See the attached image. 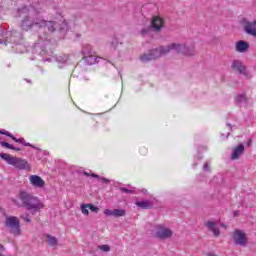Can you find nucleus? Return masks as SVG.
Listing matches in <instances>:
<instances>
[{"instance_id":"nucleus-49","label":"nucleus","mask_w":256,"mask_h":256,"mask_svg":"<svg viewBox=\"0 0 256 256\" xmlns=\"http://www.w3.org/2000/svg\"><path fill=\"white\" fill-rule=\"evenodd\" d=\"M227 126H228V127H231V124L228 123Z\"/></svg>"},{"instance_id":"nucleus-7","label":"nucleus","mask_w":256,"mask_h":256,"mask_svg":"<svg viewBox=\"0 0 256 256\" xmlns=\"http://www.w3.org/2000/svg\"><path fill=\"white\" fill-rule=\"evenodd\" d=\"M155 237L157 239H160V241H165V239H171L173 237V230L164 225H157Z\"/></svg>"},{"instance_id":"nucleus-1","label":"nucleus","mask_w":256,"mask_h":256,"mask_svg":"<svg viewBox=\"0 0 256 256\" xmlns=\"http://www.w3.org/2000/svg\"><path fill=\"white\" fill-rule=\"evenodd\" d=\"M20 17H23L20 27L23 31H37L40 30L41 23H43V16L33 7L24 6L18 9Z\"/></svg>"},{"instance_id":"nucleus-2","label":"nucleus","mask_w":256,"mask_h":256,"mask_svg":"<svg viewBox=\"0 0 256 256\" xmlns=\"http://www.w3.org/2000/svg\"><path fill=\"white\" fill-rule=\"evenodd\" d=\"M18 199L21 201L22 207L30 211L32 215L39 213V211L45 207L39 198L29 192L20 191Z\"/></svg>"},{"instance_id":"nucleus-38","label":"nucleus","mask_w":256,"mask_h":256,"mask_svg":"<svg viewBox=\"0 0 256 256\" xmlns=\"http://www.w3.org/2000/svg\"><path fill=\"white\" fill-rule=\"evenodd\" d=\"M117 45H119V42L117 40L112 41V49H117Z\"/></svg>"},{"instance_id":"nucleus-47","label":"nucleus","mask_w":256,"mask_h":256,"mask_svg":"<svg viewBox=\"0 0 256 256\" xmlns=\"http://www.w3.org/2000/svg\"><path fill=\"white\" fill-rule=\"evenodd\" d=\"M26 81H27V83H31V80H27V79H26Z\"/></svg>"},{"instance_id":"nucleus-8","label":"nucleus","mask_w":256,"mask_h":256,"mask_svg":"<svg viewBox=\"0 0 256 256\" xmlns=\"http://www.w3.org/2000/svg\"><path fill=\"white\" fill-rule=\"evenodd\" d=\"M233 240L235 245H240V247H245L247 245V234L243 231L237 229L234 231Z\"/></svg>"},{"instance_id":"nucleus-28","label":"nucleus","mask_w":256,"mask_h":256,"mask_svg":"<svg viewBox=\"0 0 256 256\" xmlns=\"http://www.w3.org/2000/svg\"><path fill=\"white\" fill-rule=\"evenodd\" d=\"M98 249L104 253H109V251H111V247L109 245H100L98 246Z\"/></svg>"},{"instance_id":"nucleus-35","label":"nucleus","mask_w":256,"mask_h":256,"mask_svg":"<svg viewBox=\"0 0 256 256\" xmlns=\"http://www.w3.org/2000/svg\"><path fill=\"white\" fill-rule=\"evenodd\" d=\"M18 143H21L25 147H35L34 145H31V143L25 142V138H23V142H18Z\"/></svg>"},{"instance_id":"nucleus-39","label":"nucleus","mask_w":256,"mask_h":256,"mask_svg":"<svg viewBox=\"0 0 256 256\" xmlns=\"http://www.w3.org/2000/svg\"><path fill=\"white\" fill-rule=\"evenodd\" d=\"M100 181H101V183H111V181L109 179L104 178V177L100 178Z\"/></svg>"},{"instance_id":"nucleus-16","label":"nucleus","mask_w":256,"mask_h":256,"mask_svg":"<svg viewBox=\"0 0 256 256\" xmlns=\"http://www.w3.org/2000/svg\"><path fill=\"white\" fill-rule=\"evenodd\" d=\"M235 49L238 53H245L249 49V42L240 40L236 42Z\"/></svg>"},{"instance_id":"nucleus-33","label":"nucleus","mask_w":256,"mask_h":256,"mask_svg":"<svg viewBox=\"0 0 256 256\" xmlns=\"http://www.w3.org/2000/svg\"><path fill=\"white\" fill-rule=\"evenodd\" d=\"M0 145L2 147H6V149H13V145L7 143V142H0Z\"/></svg>"},{"instance_id":"nucleus-50","label":"nucleus","mask_w":256,"mask_h":256,"mask_svg":"<svg viewBox=\"0 0 256 256\" xmlns=\"http://www.w3.org/2000/svg\"><path fill=\"white\" fill-rule=\"evenodd\" d=\"M221 226H222V227H225V225H224V224H221Z\"/></svg>"},{"instance_id":"nucleus-23","label":"nucleus","mask_w":256,"mask_h":256,"mask_svg":"<svg viewBox=\"0 0 256 256\" xmlns=\"http://www.w3.org/2000/svg\"><path fill=\"white\" fill-rule=\"evenodd\" d=\"M0 158L3 159L4 161H6V163H8V165H13V161L15 160V157L6 154V153H0Z\"/></svg>"},{"instance_id":"nucleus-9","label":"nucleus","mask_w":256,"mask_h":256,"mask_svg":"<svg viewBox=\"0 0 256 256\" xmlns=\"http://www.w3.org/2000/svg\"><path fill=\"white\" fill-rule=\"evenodd\" d=\"M242 25H243L244 31H245V33H247V35H251V37L256 38V20L251 22L247 19H243Z\"/></svg>"},{"instance_id":"nucleus-20","label":"nucleus","mask_w":256,"mask_h":256,"mask_svg":"<svg viewBox=\"0 0 256 256\" xmlns=\"http://www.w3.org/2000/svg\"><path fill=\"white\" fill-rule=\"evenodd\" d=\"M247 103V94H238L236 96V104L241 107V105H245Z\"/></svg>"},{"instance_id":"nucleus-40","label":"nucleus","mask_w":256,"mask_h":256,"mask_svg":"<svg viewBox=\"0 0 256 256\" xmlns=\"http://www.w3.org/2000/svg\"><path fill=\"white\" fill-rule=\"evenodd\" d=\"M3 37V30L0 29V38ZM0 45H3V39H0Z\"/></svg>"},{"instance_id":"nucleus-42","label":"nucleus","mask_w":256,"mask_h":256,"mask_svg":"<svg viewBox=\"0 0 256 256\" xmlns=\"http://www.w3.org/2000/svg\"><path fill=\"white\" fill-rule=\"evenodd\" d=\"M91 177H94L95 179H101V177H99L97 174H91Z\"/></svg>"},{"instance_id":"nucleus-26","label":"nucleus","mask_w":256,"mask_h":256,"mask_svg":"<svg viewBox=\"0 0 256 256\" xmlns=\"http://www.w3.org/2000/svg\"><path fill=\"white\" fill-rule=\"evenodd\" d=\"M126 212L123 209H114L113 210V217H125Z\"/></svg>"},{"instance_id":"nucleus-15","label":"nucleus","mask_w":256,"mask_h":256,"mask_svg":"<svg viewBox=\"0 0 256 256\" xmlns=\"http://www.w3.org/2000/svg\"><path fill=\"white\" fill-rule=\"evenodd\" d=\"M29 181L33 187H38L39 189L45 187V181L40 176L31 175Z\"/></svg>"},{"instance_id":"nucleus-25","label":"nucleus","mask_w":256,"mask_h":256,"mask_svg":"<svg viewBox=\"0 0 256 256\" xmlns=\"http://www.w3.org/2000/svg\"><path fill=\"white\" fill-rule=\"evenodd\" d=\"M136 205L141 209H151V202L149 201H138L136 202Z\"/></svg>"},{"instance_id":"nucleus-41","label":"nucleus","mask_w":256,"mask_h":256,"mask_svg":"<svg viewBox=\"0 0 256 256\" xmlns=\"http://www.w3.org/2000/svg\"><path fill=\"white\" fill-rule=\"evenodd\" d=\"M11 150H12V151H21V148H17V147H15V146H12Z\"/></svg>"},{"instance_id":"nucleus-19","label":"nucleus","mask_w":256,"mask_h":256,"mask_svg":"<svg viewBox=\"0 0 256 256\" xmlns=\"http://www.w3.org/2000/svg\"><path fill=\"white\" fill-rule=\"evenodd\" d=\"M95 54V51H93V47L89 44H85L83 47H82V55L83 57H87L89 55H93Z\"/></svg>"},{"instance_id":"nucleus-31","label":"nucleus","mask_w":256,"mask_h":256,"mask_svg":"<svg viewBox=\"0 0 256 256\" xmlns=\"http://www.w3.org/2000/svg\"><path fill=\"white\" fill-rule=\"evenodd\" d=\"M88 205V209H90V211H92L93 213H97L99 211V208L93 206V204H87Z\"/></svg>"},{"instance_id":"nucleus-36","label":"nucleus","mask_w":256,"mask_h":256,"mask_svg":"<svg viewBox=\"0 0 256 256\" xmlns=\"http://www.w3.org/2000/svg\"><path fill=\"white\" fill-rule=\"evenodd\" d=\"M20 217H21V219H24V221H26V223H31V218H29V216L22 215Z\"/></svg>"},{"instance_id":"nucleus-5","label":"nucleus","mask_w":256,"mask_h":256,"mask_svg":"<svg viewBox=\"0 0 256 256\" xmlns=\"http://www.w3.org/2000/svg\"><path fill=\"white\" fill-rule=\"evenodd\" d=\"M5 227L8 230V233L19 237L21 235V222L16 216H7L5 220Z\"/></svg>"},{"instance_id":"nucleus-27","label":"nucleus","mask_w":256,"mask_h":256,"mask_svg":"<svg viewBox=\"0 0 256 256\" xmlns=\"http://www.w3.org/2000/svg\"><path fill=\"white\" fill-rule=\"evenodd\" d=\"M34 51L38 53V55H45V50H41V46L39 44L34 46Z\"/></svg>"},{"instance_id":"nucleus-10","label":"nucleus","mask_w":256,"mask_h":256,"mask_svg":"<svg viewBox=\"0 0 256 256\" xmlns=\"http://www.w3.org/2000/svg\"><path fill=\"white\" fill-rule=\"evenodd\" d=\"M231 68L233 69V71H237L239 75H243L244 77L249 79V72H247V68L243 65V62L239 60H234L232 62Z\"/></svg>"},{"instance_id":"nucleus-30","label":"nucleus","mask_w":256,"mask_h":256,"mask_svg":"<svg viewBox=\"0 0 256 256\" xmlns=\"http://www.w3.org/2000/svg\"><path fill=\"white\" fill-rule=\"evenodd\" d=\"M151 29H153L152 27H146L144 29L141 30V35L142 37H145V35H149V33H151Z\"/></svg>"},{"instance_id":"nucleus-14","label":"nucleus","mask_w":256,"mask_h":256,"mask_svg":"<svg viewBox=\"0 0 256 256\" xmlns=\"http://www.w3.org/2000/svg\"><path fill=\"white\" fill-rule=\"evenodd\" d=\"M243 153H245V145L239 144L237 147L233 148L231 155L232 161H237Z\"/></svg>"},{"instance_id":"nucleus-12","label":"nucleus","mask_w":256,"mask_h":256,"mask_svg":"<svg viewBox=\"0 0 256 256\" xmlns=\"http://www.w3.org/2000/svg\"><path fill=\"white\" fill-rule=\"evenodd\" d=\"M150 54L152 58L154 59H160V57H163V55H168L167 52V46H160L158 48L150 50Z\"/></svg>"},{"instance_id":"nucleus-37","label":"nucleus","mask_w":256,"mask_h":256,"mask_svg":"<svg viewBox=\"0 0 256 256\" xmlns=\"http://www.w3.org/2000/svg\"><path fill=\"white\" fill-rule=\"evenodd\" d=\"M203 171H211V169L209 168V163H205L204 166H203Z\"/></svg>"},{"instance_id":"nucleus-4","label":"nucleus","mask_w":256,"mask_h":256,"mask_svg":"<svg viewBox=\"0 0 256 256\" xmlns=\"http://www.w3.org/2000/svg\"><path fill=\"white\" fill-rule=\"evenodd\" d=\"M166 50L169 54L170 51H175L176 53H180L182 55H186V57H193L195 55V46H187L181 43H171L166 46Z\"/></svg>"},{"instance_id":"nucleus-24","label":"nucleus","mask_w":256,"mask_h":256,"mask_svg":"<svg viewBox=\"0 0 256 256\" xmlns=\"http://www.w3.org/2000/svg\"><path fill=\"white\" fill-rule=\"evenodd\" d=\"M140 61L142 63H149V61H154L153 56H151V52L149 51L148 53L140 55Z\"/></svg>"},{"instance_id":"nucleus-13","label":"nucleus","mask_w":256,"mask_h":256,"mask_svg":"<svg viewBox=\"0 0 256 256\" xmlns=\"http://www.w3.org/2000/svg\"><path fill=\"white\" fill-rule=\"evenodd\" d=\"M165 25V22L163 19L159 16H154L151 21V28L154 29V31L159 32L163 29Z\"/></svg>"},{"instance_id":"nucleus-46","label":"nucleus","mask_w":256,"mask_h":256,"mask_svg":"<svg viewBox=\"0 0 256 256\" xmlns=\"http://www.w3.org/2000/svg\"><path fill=\"white\" fill-rule=\"evenodd\" d=\"M144 194H147V189H142L141 190Z\"/></svg>"},{"instance_id":"nucleus-34","label":"nucleus","mask_w":256,"mask_h":256,"mask_svg":"<svg viewBox=\"0 0 256 256\" xmlns=\"http://www.w3.org/2000/svg\"><path fill=\"white\" fill-rule=\"evenodd\" d=\"M104 215H107L108 217H113V210L111 209H105Z\"/></svg>"},{"instance_id":"nucleus-18","label":"nucleus","mask_w":256,"mask_h":256,"mask_svg":"<svg viewBox=\"0 0 256 256\" xmlns=\"http://www.w3.org/2000/svg\"><path fill=\"white\" fill-rule=\"evenodd\" d=\"M99 58H97V55L94 53L92 55H88V56H84L83 57V61H85V63L87 65H95V63H99Z\"/></svg>"},{"instance_id":"nucleus-48","label":"nucleus","mask_w":256,"mask_h":256,"mask_svg":"<svg viewBox=\"0 0 256 256\" xmlns=\"http://www.w3.org/2000/svg\"><path fill=\"white\" fill-rule=\"evenodd\" d=\"M249 145H251V140H249V142H248V146H249Z\"/></svg>"},{"instance_id":"nucleus-22","label":"nucleus","mask_w":256,"mask_h":256,"mask_svg":"<svg viewBox=\"0 0 256 256\" xmlns=\"http://www.w3.org/2000/svg\"><path fill=\"white\" fill-rule=\"evenodd\" d=\"M47 237V242L50 247H57L59 245V241L57 240V237L51 236V235H46Z\"/></svg>"},{"instance_id":"nucleus-32","label":"nucleus","mask_w":256,"mask_h":256,"mask_svg":"<svg viewBox=\"0 0 256 256\" xmlns=\"http://www.w3.org/2000/svg\"><path fill=\"white\" fill-rule=\"evenodd\" d=\"M120 191H122V193H127V194L135 193V190H129L125 187H121Z\"/></svg>"},{"instance_id":"nucleus-43","label":"nucleus","mask_w":256,"mask_h":256,"mask_svg":"<svg viewBox=\"0 0 256 256\" xmlns=\"http://www.w3.org/2000/svg\"><path fill=\"white\" fill-rule=\"evenodd\" d=\"M83 175H85L86 177H90L91 176V174H89L87 171H84Z\"/></svg>"},{"instance_id":"nucleus-44","label":"nucleus","mask_w":256,"mask_h":256,"mask_svg":"<svg viewBox=\"0 0 256 256\" xmlns=\"http://www.w3.org/2000/svg\"><path fill=\"white\" fill-rule=\"evenodd\" d=\"M234 217H239V211L234 212Z\"/></svg>"},{"instance_id":"nucleus-3","label":"nucleus","mask_w":256,"mask_h":256,"mask_svg":"<svg viewBox=\"0 0 256 256\" xmlns=\"http://www.w3.org/2000/svg\"><path fill=\"white\" fill-rule=\"evenodd\" d=\"M41 29L47 31V33H55V31H59V33H62V35H65V33L69 31V24H67L66 21L58 24L57 21L45 20V18L42 17L40 30Z\"/></svg>"},{"instance_id":"nucleus-29","label":"nucleus","mask_w":256,"mask_h":256,"mask_svg":"<svg viewBox=\"0 0 256 256\" xmlns=\"http://www.w3.org/2000/svg\"><path fill=\"white\" fill-rule=\"evenodd\" d=\"M81 211L83 215H89V206L88 204H82L81 205Z\"/></svg>"},{"instance_id":"nucleus-6","label":"nucleus","mask_w":256,"mask_h":256,"mask_svg":"<svg viewBox=\"0 0 256 256\" xmlns=\"http://www.w3.org/2000/svg\"><path fill=\"white\" fill-rule=\"evenodd\" d=\"M0 39H2V45H19V43H21L22 36L21 33L14 30L12 32H2V37Z\"/></svg>"},{"instance_id":"nucleus-17","label":"nucleus","mask_w":256,"mask_h":256,"mask_svg":"<svg viewBox=\"0 0 256 256\" xmlns=\"http://www.w3.org/2000/svg\"><path fill=\"white\" fill-rule=\"evenodd\" d=\"M205 226L209 229V231L214 233V237H219L221 235V232L219 231V228H217L215 222L208 221L206 222Z\"/></svg>"},{"instance_id":"nucleus-45","label":"nucleus","mask_w":256,"mask_h":256,"mask_svg":"<svg viewBox=\"0 0 256 256\" xmlns=\"http://www.w3.org/2000/svg\"><path fill=\"white\" fill-rule=\"evenodd\" d=\"M0 251H5V247L2 244H0Z\"/></svg>"},{"instance_id":"nucleus-21","label":"nucleus","mask_w":256,"mask_h":256,"mask_svg":"<svg viewBox=\"0 0 256 256\" xmlns=\"http://www.w3.org/2000/svg\"><path fill=\"white\" fill-rule=\"evenodd\" d=\"M0 135H6L7 137H10L11 139H13V141H15V143H23V138H16L15 136H13V134L9 133L6 130H0Z\"/></svg>"},{"instance_id":"nucleus-11","label":"nucleus","mask_w":256,"mask_h":256,"mask_svg":"<svg viewBox=\"0 0 256 256\" xmlns=\"http://www.w3.org/2000/svg\"><path fill=\"white\" fill-rule=\"evenodd\" d=\"M12 165L20 171H31V166L29 165V162H27V160L25 159L14 157Z\"/></svg>"}]
</instances>
